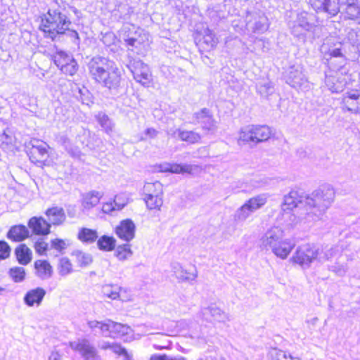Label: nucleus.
<instances>
[{
    "instance_id": "1",
    "label": "nucleus",
    "mask_w": 360,
    "mask_h": 360,
    "mask_svg": "<svg viewBox=\"0 0 360 360\" xmlns=\"http://www.w3.org/2000/svg\"><path fill=\"white\" fill-rule=\"evenodd\" d=\"M38 30L44 37L52 41H58L61 37L72 32L79 38L76 30L71 29L72 21L60 7L49 8L38 18Z\"/></svg>"
},
{
    "instance_id": "2",
    "label": "nucleus",
    "mask_w": 360,
    "mask_h": 360,
    "mask_svg": "<svg viewBox=\"0 0 360 360\" xmlns=\"http://www.w3.org/2000/svg\"><path fill=\"white\" fill-rule=\"evenodd\" d=\"M335 198V191L329 186H323L305 195V212L300 217L305 218V222L316 221L322 219L327 210L330 207Z\"/></svg>"
},
{
    "instance_id": "3",
    "label": "nucleus",
    "mask_w": 360,
    "mask_h": 360,
    "mask_svg": "<svg viewBox=\"0 0 360 360\" xmlns=\"http://www.w3.org/2000/svg\"><path fill=\"white\" fill-rule=\"evenodd\" d=\"M109 59L95 56L88 63V69L92 79L105 87L115 89L120 86L122 80V70Z\"/></svg>"
},
{
    "instance_id": "4",
    "label": "nucleus",
    "mask_w": 360,
    "mask_h": 360,
    "mask_svg": "<svg viewBox=\"0 0 360 360\" xmlns=\"http://www.w3.org/2000/svg\"><path fill=\"white\" fill-rule=\"evenodd\" d=\"M261 245L266 250H271L277 257L285 259L295 245L289 239H284L283 231L276 226L268 230L262 237Z\"/></svg>"
},
{
    "instance_id": "5",
    "label": "nucleus",
    "mask_w": 360,
    "mask_h": 360,
    "mask_svg": "<svg viewBox=\"0 0 360 360\" xmlns=\"http://www.w3.org/2000/svg\"><path fill=\"white\" fill-rule=\"evenodd\" d=\"M305 195L300 194L297 191H291L284 196L281 205L283 217L289 218V224H296L298 221L305 222V218L300 216L305 212Z\"/></svg>"
},
{
    "instance_id": "6",
    "label": "nucleus",
    "mask_w": 360,
    "mask_h": 360,
    "mask_svg": "<svg viewBox=\"0 0 360 360\" xmlns=\"http://www.w3.org/2000/svg\"><path fill=\"white\" fill-rule=\"evenodd\" d=\"M51 147L39 139H32L26 145V153L29 160L39 167L49 166L53 162Z\"/></svg>"
},
{
    "instance_id": "7",
    "label": "nucleus",
    "mask_w": 360,
    "mask_h": 360,
    "mask_svg": "<svg viewBox=\"0 0 360 360\" xmlns=\"http://www.w3.org/2000/svg\"><path fill=\"white\" fill-rule=\"evenodd\" d=\"M272 134V129L266 125L247 126L240 130L239 141L255 146L269 140Z\"/></svg>"
},
{
    "instance_id": "8",
    "label": "nucleus",
    "mask_w": 360,
    "mask_h": 360,
    "mask_svg": "<svg viewBox=\"0 0 360 360\" xmlns=\"http://www.w3.org/2000/svg\"><path fill=\"white\" fill-rule=\"evenodd\" d=\"M245 31L248 34H262L270 26L269 18L264 12L259 10L248 11L245 15Z\"/></svg>"
},
{
    "instance_id": "9",
    "label": "nucleus",
    "mask_w": 360,
    "mask_h": 360,
    "mask_svg": "<svg viewBox=\"0 0 360 360\" xmlns=\"http://www.w3.org/2000/svg\"><path fill=\"white\" fill-rule=\"evenodd\" d=\"M311 15L306 12H301L297 14L295 20L290 24L291 33L297 38L305 41L308 32H314L316 26L309 22Z\"/></svg>"
},
{
    "instance_id": "10",
    "label": "nucleus",
    "mask_w": 360,
    "mask_h": 360,
    "mask_svg": "<svg viewBox=\"0 0 360 360\" xmlns=\"http://www.w3.org/2000/svg\"><path fill=\"white\" fill-rule=\"evenodd\" d=\"M318 246L304 244L297 248L292 259L302 268L309 267L313 261H317Z\"/></svg>"
},
{
    "instance_id": "11",
    "label": "nucleus",
    "mask_w": 360,
    "mask_h": 360,
    "mask_svg": "<svg viewBox=\"0 0 360 360\" xmlns=\"http://www.w3.org/2000/svg\"><path fill=\"white\" fill-rule=\"evenodd\" d=\"M286 83L293 88L307 89L309 87L307 78L300 65L290 66L285 75Z\"/></svg>"
},
{
    "instance_id": "12",
    "label": "nucleus",
    "mask_w": 360,
    "mask_h": 360,
    "mask_svg": "<svg viewBox=\"0 0 360 360\" xmlns=\"http://www.w3.org/2000/svg\"><path fill=\"white\" fill-rule=\"evenodd\" d=\"M53 61L65 75L72 76L77 71V63L70 55L63 52H56L53 56Z\"/></svg>"
},
{
    "instance_id": "13",
    "label": "nucleus",
    "mask_w": 360,
    "mask_h": 360,
    "mask_svg": "<svg viewBox=\"0 0 360 360\" xmlns=\"http://www.w3.org/2000/svg\"><path fill=\"white\" fill-rule=\"evenodd\" d=\"M346 84V77L340 70L329 69L326 71L325 85L332 93L342 92Z\"/></svg>"
},
{
    "instance_id": "14",
    "label": "nucleus",
    "mask_w": 360,
    "mask_h": 360,
    "mask_svg": "<svg viewBox=\"0 0 360 360\" xmlns=\"http://www.w3.org/2000/svg\"><path fill=\"white\" fill-rule=\"evenodd\" d=\"M194 41L201 53L212 50L217 44V39L208 30L197 31L194 34Z\"/></svg>"
},
{
    "instance_id": "15",
    "label": "nucleus",
    "mask_w": 360,
    "mask_h": 360,
    "mask_svg": "<svg viewBox=\"0 0 360 360\" xmlns=\"http://www.w3.org/2000/svg\"><path fill=\"white\" fill-rule=\"evenodd\" d=\"M309 4L317 13H325L328 17L335 16L340 11L337 0H309Z\"/></svg>"
},
{
    "instance_id": "16",
    "label": "nucleus",
    "mask_w": 360,
    "mask_h": 360,
    "mask_svg": "<svg viewBox=\"0 0 360 360\" xmlns=\"http://www.w3.org/2000/svg\"><path fill=\"white\" fill-rule=\"evenodd\" d=\"M100 330L111 338L123 337L128 333L129 327L127 325L116 323L112 321H108L101 323Z\"/></svg>"
},
{
    "instance_id": "17",
    "label": "nucleus",
    "mask_w": 360,
    "mask_h": 360,
    "mask_svg": "<svg viewBox=\"0 0 360 360\" xmlns=\"http://www.w3.org/2000/svg\"><path fill=\"white\" fill-rule=\"evenodd\" d=\"M27 226L35 236H46L51 232V224L41 216L32 217L28 220Z\"/></svg>"
},
{
    "instance_id": "18",
    "label": "nucleus",
    "mask_w": 360,
    "mask_h": 360,
    "mask_svg": "<svg viewBox=\"0 0 360 360\" xmlns=\"http://www.w3.org/2000/svg\"><path fill=\"white\" fill-rule=\"evenodd\" d=\"M132 74L135 80L145 86L152 84V75L148 65L138 62L133 68Z\"/></svg>"
},
{
    "instance_id": "19",
    "label": "nucleus",
    "mask_w": 360,
    "mask_h": 360,
    "mask_svg": "<svg viewBox=\"0 0 360 360\" xmlns=\"http://www.w3.org/2000/svg\"><path fill=\"white\" fill-rule=\"evenodd\" d=\"M136 226L131 219L121 221L115 227V233L117 237L124 241H130L134 238Z\"/></svg>"
},
{
    "instance_id": "20",
    "label": "nucleus",
    "mask_w": 360,
    "mask_h": 360,
    "mask_svg": "<svg viewBox=\"0 0 360 360\" xmlns=\"http://www.w3.org/2000/svg\"><path fill=\"white\" fill-rule=\"evenodd\" d=\"M30 236V232L24 224L11 226L6 233V238L13 243H21L29 238Z\"/></svg>"
},
{
    "instance_id": "21",
    "label": "nucleus",
    "mask_w": 360,
    "mask_h": 360,
    "mask_svg": "<svg viewBox=\"0 0 360 360\" xmlns=\"http://www.w3.org/2000/svg\"><path fill=\"white\" fill-rule=\"evenodd\" d=\"M46 293V290L41 287L30 289L25 294L23 301L30 307H39L42 303Z\"/></svg>"
},
{
    "instance_id": "22",
    "label": "nucleus",
    "mask_w": 360,
    "mask_h": 360,
    "mask_svg": "<svg viewBox=\"0 0 360 360\" xmlns=\"http://www.w3.org/2000/svg\"><path fill=\"white\" fill-rule=\"evenodd\" d=\"M193 119L195 122L200 124L202 129L205 131L209 132L214 130L216 127L215 122L212 115L206 108H203L199 112L194 113Z\"/></svg>"
},
{
    "instance_id": "23",
    "label": "nucleus",
    "mask_w": 360,
    "mask_h": 360,
    "mask_svg": "<svg viewBox=\"0 0 360 360\" xmlns=\"http://www.w3.org/2000/svg\"><path fill=\"white\" fill-rule=\"evenodd\" d=\"M45 215L51 224V226H60L66 220V214L63 207L53 205L47 208L45 211Z\"/></svg>"
},
{
    "instance_id": "24",
    "label": "nucleus",
    "mask_w": 360,
    "mask_h": 360,
    "mask_svg": "<svg viewBox=\"0 0 360 360\" xmlns=\"http://www.w3.org/2000/svg\"><path fill=\"white\" fill-rule=\"evenodd\" d=\"M71 348L79 352L84 359H89L96 356L95 348L86 340H81L76 342H70Z\"/></svg>"
},
{
    "instance_id": "25",
    "label": "nucleus",
    "mask_w": 360,
    "mask_h": 360,
    "mask_svg": "<svg viewBox=\"0 0 360 360\" xmlns=\"http://www.w3.org/2000/svg\"><path fill=\"white\" fill-rule=\"evenodd\" d=\"M317 252V262L319 263H323L330 260L333 257L339 255L342 252V247L340 248L339 245L331 248H328L327 246H318Z\"/></svg>"
},
{
    "instance_id": "26",
    "label": "nucleus",
    "mask_w": 360,
    "mask_h": 360,
    "mask_svg": "<svg viewBox=\"0 0 360 360\" xmlns=\"http://www.w3.org/2000/svg\"><path fill=\"white\" fill-rule=\"evenodd\" d=\"M18 262L21 265H27L32 259V252L25 243H20L14 250Z\"/></svg>"
},
{
    "instance_id": "27",
    "label": "nucleus",
    "mask_w": 360,
    "mask_h": 360,
    "mask_svg": "<svg viewBox=\"0 0 360 360\" xmlns=\"http://www.w3.org/2000/svg\"><path fill=\"white\" fill-rule=\"evenodd\" d=\"M34 268L37 276L41 278H49L53 274V266L47 259H37Z\"/></svg>"
},
{
    "instance_id": "28",
    "label": "nucleus",
    "mask_w": 360,
    "mask_h": 360,
    "mask_svg": "<svg viewBox=\"0 0 360 360\" xmlns=\"http://www.w3.org/2000/svg\"><path fill=\"white\" fill-rule=\"evenodd\" d=\"M145 198L163 195V186L159 181L148 182L143 186Z\"/></svg>"
},
{
    "instance_id": "29",
    "label": "nucleus",
    "mask_w": 360,
    "mask_h": 360,
    "mask_svg": "<svg viewBox=\"0 0 360 360\" xmlns=\"http://www.w3.org/2000/svg\"><path fill=\"white\" fill-rule=\"evenodd\" d=\"M77 238L82 243H92L97 240L98 233L95 229L82 227L78 231Z\"/></svg>"
},
{
    "instance_id": "30",
    "label": "nucleus",
    "mask_w": 360,
    "mask_h": 360,
    "mask_svg": "<svg viewBox=\"0 0 360 360\" xmlns=\"http://www.w3.org/2000/svg\"><path fill=\"white\" fill-rule=\"evenodd\" d=\"M97 239V246L100 250L111 252L115 249L116 240L113 236L103 235Z\"/></svg>"
},
{
    "instance_id": "31",
    "label": "nucleus",
    "mask_w": 360,
    "mask_h": 360,
    "mask_svg": "<svg viewBox=\"0 0 360 360\" xmlns=\"http://www.w3.org/2000/svg\"><path fill=\"white\" fill-rule=\"evenodd\" d=\"M178 136L181 141L190 144L198 143L201 139V136L193 130L179 129Z\"/></svg>"
},
{
    "instance_id": "32",
    "label": "nucleus",
    "mask_w": 360,
    "mask_h": 360,
    "mask_svg": "<svg viewBox=\"0 0 360 360\" xmlns=\"http://www.w3.org/2000/svg\"><path fill=\"white\" fill-rule=\"evenodd\" d=\"M268 197L267 194L262 193L250 198L245 203L255 212L266 204Z\"/></svg>"
},
{
    "instance_id": "33",
    "label": "nucleus",
    "mask_w": 360,
    "mask_h": 360,
    "mask_svg": "<svg viewBox=\"0 0 360 360\" xmlns=\"http://www.w3.org/2000/svg\"><path fill=\"white\" fill-rule=\"evenodd\" d=\"M58 274L60 276H67L74 271V266L71 260L67 257L59 259L57 266Z\"/></svg>"
},
{
    "instance_id": "34",
    "label": "nucleus",
    "mask_w": 360,
    "mask_h": 360,
    "mask_svg": "<svg viewBox=\"0 0 360 360\" xmlns=\"http://www.w3.org/2000/svg\"><path fill=\"white\" fill-rule=\"evenodd\" d=\"M355 94V91L347 92L342 99L343 108L354 113H356Z\"/></svg>"
},
{
    "instance_id": "35",
    "label": "nucleus",
    "mask_w": 360,
    "mask_h": 360,
    "mask_svg": "<svg viewBox=\"0 0 360 360\" xmlns=\"http://www.w3.org/2000/svg\"><path fill=\"white\" fill-rule=\"evenodd\" d=\"M253 212L249 208L248 205L245 203L238 208L234 214V221L237 224H242L245 221Z\"/></svg>"
},
{
    "instance_id": "36",
    "label": "nucleus",
    "mask_w": 360,
    "mask_h": 360,
    "mask_svg": "<svg viewBox=\"0 0 360 360\" xmlns=\"http://www.w3.org/2000/svg\"><path fill=\"white\" fill-rule=\"evenodd\" d=\"M105 294L106 297L111 300L119 299L124 300L126 291L120 287L111 285L106 288Z\"/></svg>"
},
{
    "instance_id": "37",
    "label": "nucleus",
    "mask_w": 360,
    "mask_h": 360,
    "mask_svg": "<svg viewBox=\"0 0 360 360\" xmlns=\"http://www.w3.org/2000/svg\"><path fill=\"white\" fill-rule=\"evenodd\" d=\"M165 171L174 174H190L192 172V167L188 165L170 163L167 165Z\"/></svg>"
},
{
    "instance_id": "38",
    "label": "nucleus",
    "mask_w": 360,
    "mask_h": 360,
    "mask_svg": "<svg viewBox=\"0 0 360 360\" xmlns=\"http://www.w3.org/2000/svg\"><path fill=\"white\" fill-rule=\"evenodd\" d=\"M133 252L131 245L129 244H122L118 245L115 252V257L120 261H124L131 257Z\"/></svg>"
},
{
    "instance_id": "39",
    "label": "nucleus",
    "mask_w": 360,
    "mask_h": 360,
    "mask_svg": "<svg viewBox=\"0 0 360 360\" xmlns=\"http://www.w3.org/2000/svg\"><path fill=\"white\" fill-rule=\"evenodd\" d=\"M103 349H110L117 355L123 356L124 357V360H133L132 355L120 344H107L103 347Z\"/></svg>"
},
{
    "instance_id": "40",
    "label": "nucleus",
    "mask_w": 360,
    "mask_h": 360,
    "mask_svg": "<svg viewBox=\"0 0 360 360\" xmlns=\"http://www.w3.org/2000/svg\"><path fill=\"white\" fill-rule=\"evenodd\" d=\"M144 201L148 209L154 211H160L163 205L162 195L144 198Z\"/></svg>"
},
{
    "instance_id": "41",
    "label": "nucleus",
    "mask_w": 360,
    "mask_h": 360,
    "mask_svg": "<svg viewBox=\"0 0 360 360\" xmlns=\"http://www.w3.org/2000/svg\"><path fill=\"white\" fill-rule=\"evenodd\" d=\"M72 255L75 257L76 262L79 267L86 266L92 262L91 256L82 251L75 252Z\"/></svg>"
},
{
    "instance_id": "42",
    "label": "nucleus",
    "mask_w": 360,
    "mask_h": 360,
    "mask_svg": "<svg viewBox=\"0 0 360 360\" xmlns=\"http://www.w3.org/2000/svg\"><path fill=\"white\" fill-rule=\"evenodd\" d=\"M257 89L259 94L264 97H267L269 95L272 94L274 91V87L273 86L272 82L264 80L259 82L257 84Z\"/></svg>"
},
{
    "instance_id": "43",
    "label": "nucleus",
    "mask_w": 360,
    "mask_h": 360,
    "mask_svg": "<svg viewBox=\"0 0 360 360\" xmlns=\"http://www.w3.org/2000/svg\"><path fill=\"white\" fill-rule=\"evenodd\" d=\"M98 124L103 128L105 133L110 134L113 130V124L110 122L108 116L104 113H98L96 116Z\"/></svg>"
},
{
    "instance_id": "44",
    "label": "nucleus",
    "mask_w": 360,
    "mask_h": 360,
    "mask_svg": "<svg viewBox=\"0 0 360 360\" xmlns=\"http://www.w3.org/2000/svg\"><path fill=\"white\" fill-rule=\"evenodd\" d=\"M50 244L53 250H56V252L60 254H63L69 245V243L67 240L60 238H55L53 239H51L50 241Z\"/></svg>"
},
{
    "instance_id": "45",
    "label": "nucleus",
    "mask_w": 360,
    "mask_h": 360,
    "mask_svg": "<svg viewBox=\"0 0 360 360\" xmlns=\"http://www.w3.org/2000/svg\"><path fill=\"white\" fill-rule=\"evenodd\" d=\"M177 276L182 281L191 280L196 276V271L193 266H191L188 269L183 267L179 268L176 271Z\"/></svg>"
},
{
    "instance_id": "46",
    "label": "nucleus",
    "mask_w": 360,
    "mask_h": 360,
    "mask_svg": "<svg viewBox=\"0 0 360 360\" xmlns=\"http://www.w3.org/2000/svg\"><path fill=\"white\" fill-rule=\"evenodd\" d=\"M8 275L14 282L20 283L25 278V271L22 267L15 266L8 270Z\"/></svg>"
},
{
    "instance_id": "47",
    "label": "nucleus",
    "mask_w": 360,
    "mask_h": 360,
    "mask_svg": "<svg viewBox=\"0 0 360 360\" xmlns=\"http://www.w3.org/2000/svg\"><path fill=\"white\" fill-rule=\"evenodd\" d=\"M101 195L98 192H90L84 198V205L86 208H91L99 203Z\"/></svg>"
},
{
    "instance_id": "48",
    "label": "nucleus",
    "mask_w": 360,
    "mask_h": 360,
    "mask_svg": "<svg viewBox=\"0 0 360 360\" xmlns=\"http://www.w3.org/2000/svg\"><path fill=\"white\" fill-rule=\"evenodd\" d=\"M33 248L38 255H46L49 250V243L43 238H38L34 241Z\"/></svg>"
},
{
    "instance_id": "49",
    "label": "nucleus",
    "mask_w": 360,
    "mask_h": 360,
    "mask_svg": "<svg viewBox=\"0 0 360 360\" xmlns=\"http://www.w3.org/2000/svg\"><path fill=\"white\" fill-rule=\"evenodd\" d=\"M347 17L351 20L360 19V8L354 3L348 4L345 11Z\"/></svg>"
},
{
    "instance_id": "50",
    "label": "nucleus",
    "mask_w": 360,
    "mask_h": 360,
    "mask_svg": "<svg viewBox=\"0 0 360 360\" xmlns=\"http://www.w3.org/2000/svg\"><path fill=\"white\" fill-rule=\"evenodd\" d=\"M347 40L352 46L360 48V30H349L347 34Z\"/></svg>"
},
{
    "instance_id": "51",
    "label": "nucleus",
    "mask_w": 360,
    "mask_h": 360,
    "mask_svg": "<svg viewBox=\"0 0 360 360\" xmlns=\"http://www.w3.org/2000/svg\"><path fill=\"white\" fill-rule=\"evenodd\" d=\"M347 269V265L346 264H340V262H336L334 264L328 266V270L333 271L338 276H345Z\"/></svg>"
},
{
    "instance_id": "52",
    "label": "nucleus",
    "mask_w": 360,
    "mask_h": 360,
    "mask_svg": "<svg viewBox=\"0 0 360 360\" xmlns=\"http://www.w3.org/2000/svg\"><path fill=\"white\" fill-rule=\"evenodd\" d=\"M11 248L5 240H0V260L8 258L11 255Z\"/></svg>"
},
{
    "instance_id": "53",
    "label": "nucleus",
    "mask_w": 360,
    "mask_h": 360,
    "mask_svg": "<svg viewBox=\"0 0 360 360\" xmlns=\"http://www.w3.org/2000/svg\"><path fill=\"white\" fill-rule=\"evenodd\" d=\"M285 352L276 348L271 349L269 352L270 360L285 359Z\"/></svg>"
},
{
    "instance_id": "54",
    "label": "nucleus",
    "mask_w": 360,
    "mask_h": 360,
    "mask_svg": "<svg viewBox=\"0 0 360 360\" xmlns=\"http://www.w3.org/2000/svg\"><path fill=\"white\" fill-rule=\"evenodd\" d=\"M158 131L154 128H148L146 130L145 134L147 138L153 139L158 135Z\"/></svg>"
},
{
    "instance_id": "55",
    "label": "nucleus",
    "mask_w": 360,
    "mask_h": 360,
    "mask_svg": "<svg viewBox=\"0 0 360 360\" xmlns=\"http://www.w3.org/2000/svg\"><path fill=\"white\" fill-rule=\"evenodd\" d=\"M330 55L333 57H342V53L340 48L333 49L329 51Z\"/></svg>"
},
{
    "instance_id": "56",
    "label": "nucleus",
    "mask_w": 360,
    "mask_h": 360,
    "mask_svg": "<svg viewBox=\"0 0 360 360\" xmlns=\"http://www.w3.org/2000/svg\"><path fill=\"white\" fill-rule=\"evenodd\" d=\"M150 360H169V356L166 354L152 355Z\"/></svg>"
},
{
    "instance_id": "57",
    "label": "nucleus",
    "mask_w": 360,
    "mask_h": 360,
    "mask_svg": "<svg viewBox=\"0 0 360 360\" xmlns=\"http://www.w3.org/2000/svg\"><path fill=\"white\" fill-rule=\"evenodd\" d=\"M355 98L356 99V113L360 112V93L358 91H355Z\"/></svg>"
},
{
    "instance_id": "58",
    "label": "nucleus",
    "mask_w": 360,
    "mask_h": 360,
    "mask_svg": "<svg viewBox=\"0 0 360 360\" xmlns=\"http://www.w3.org/2000/svg\"><path fill=\"white\" fill-rule=\"evenodd\" d=\"M136 39L135 38H129L125 40V44L127 46H134Z\"/></svg>"
},
{
    "instance_id": "59",
    "label": "nucleus",
    "mask_w": 360,
    "mask_h": 360,
    "mask_svg": "<svg viewBox=\"0 0 360 360\" xmlns=\"http://www.w3.org/2000/svg\"><path fill=\"white\" fill-rule=\"evenodd\" d=\"M48 360H60V354L58 352H53L51 353Z\"/></svg>"
},
{
    "instance_id": "60",
    "label": "nucleus",
    "mask_w": 360,
    "mask_h": 360,
    "mask_svg": "<svg viewBox=\"0 0 360 360\" xmlns=\"http://www.w3.org/2000/svg\"><path fill=\"white\" fill-rule=\"evenodd\" d=\"M169 360H186V359L185 357L180 356V357L174 358V359L169 358Z\"/></svg>"
},
{
    "instance_id": "61",
    "label": "nucleus",
    "mask_w": 360,
    "mask_h": 360,
    "mask_svg": "<svg viewBox=\"0 0 360 360\" xmlns=\"http://www.w3.org/2000/svg\"><path fill=\"white\" fill-rule=\"evenodd\" d=\"M337 1L339 3V5H340V4H345L347 3L348 0H337Z\"/></svg>"
},
{
    "instance_id": "62",
    "label": "nucleus",
    "mask_w": 360,
    "mask_h": 360,
    "mask_svg": "<svg viewBox=\"0 0 360 360\" xmlns=\"http://www.w3.org/2000/svg\"><path fill=\"white\" fill-rule=\"evenodd\" d=\"M156 348H157L158 349H160V350H161V349H169V347H156Z\"/></svg>"
},
{
    "instance_id": "63",
    "label": "nucleus",
    "mask_w": 360,
    "mask_h": 360,
    "mask_svg": "<svg viewBox=\"0 0 360 360\" xmlns=\"http://www.w3.org/2000/svg\"><path fill=\"white\" fill-rule=\"evenodd\" d=\"M4 291V288L0 286V295Z\"/></svg>"
},
{
    "instance_id": "64",
    "label": "nucleus",
    "mask_w": 360,
    "mask_h": 360,
    "mask_svg": "<svg viewBox=\"0 0 360 360\" xmlns=\"http://www.w3.org/2000/svg\"><path fill=\"white\" fill-rule=\"evenodd\" d=\"M295 360H300V359H295Z\"/></svg>"
}]
</instances>
